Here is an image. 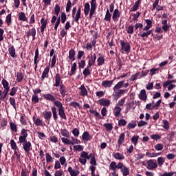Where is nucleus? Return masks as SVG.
<instances>
[{"mask_svg":"<svg viewBox=\"0 0 176 176\" xmlns=\"http://www.w3.org/2000/svg\"><path fill=\"white\" fill-rule=\"evenodd\" d=\"M8 53L12 58H16L17 57V55H16V48H14V46H9L8 47Z\"/></svg>","mask_w":176,"mask_h":176,"instance_id":"obj_18","label":"nucleus"},{"mask_svg":"<svg viewBox=\"0 0 176 176\" xmlns=\"http://www.w3.org/2000/svg\"><path fill=\"white\" fill-rule=\"evenodd\" d=\"M27 36H32V39L33 41H35V36L36 35V30L35 29V28H32L30 30H29L27 33H26Z\"/></svg>","mask_w":176,"mask_h":176,"instance_id":"obj_23","label":"nucleus"},{"mask_svg":"<svg viewBox=\"0 0 176 176\" xmlns=\"http://www.w3.org/2000/svg\"><path fill=\"white\" fill-rule=\"evenodd\" d=\"M56 58L57 56L56 54H54L51 60V68H54V67L56 65V62L57 61Z\"/></svg>","mask_w":176,"mask_h":176,"instance_id":"obj_58","label":"nucleus"},{"mask_svg":"<svg viewBox=\"0 0 176 176\" xmlns=\"http://www.w3.org/2000/svg\"><path fill=\"white\" fill-rule=\"evenodd\" d=\"M124 102H126V98H122L120 100H118L116 106L120 107H123V105H124Z\"/></svg>","mask_w":176,"mask_h":176,"instance_id":"obj_55","label":"nucleus"},{"mask_svg":"<svg viewBox=\"0 0 176 176\" xmlns=\"http://www.w3.org/2000/svg\"><path fill=\"white\" fill-rule=\"evenodd\" d=\"M32 102L33 104H38V102H39V98L38 97V95H32Z\"/></svg>","mask_w":176,"mask_h":176,"instance_id":"obj_59","label":"nucleus"},{"mask_svg":"<svg viewBox=\"0 0 176 176\" xmlns=\"http://www.w3.org/2000/svg\"><path fill=\"white\" fill-rule=\"evenodd\" d=\"M19 20L21 21H28V19L25 16V14L23 12L19 13Z\"/></svg>","mask_w":176,"mask_h":176,"instance_id":"obj_40","label":"nucleus"},{"mask_svg":"<svg viewBox=\"0 0 176 176\" xmlns=\"http://www.w3.org/2000/svg\"><path fill=\"white\" fill-rule=\"evenodd\" d=\"M113 85V80H106L102 82V87H104V89L112 87Z\"/></svg>","mask_w":176,"mask_h":176,"instance_id":"obj_16","label":"nucleus"},{"mask_svg":"<svg viewBox=\"0 0 176 176\" xmlns=\"http://www.w3.org/2000/svg\"><path fill=\"white\" fill-rule=\"evenodd\" d=\"M126 124H127V121L124 119H120L118 121V126H120V127L124 126Z\"/></svg>","mask_w":176,"mask_h":176,"instance_id":"obj_63","label":"nucleus"},{"mask_svg":"<svg viewBox=\"0 0 176 176\" xmlns=\"http://www.w3.org/2000/svg\"><path fill=\"white\" fill-rule=\"evenodd\" d=\"M60 133L63 137H65L66 138H69V132L65 128L61 129Z\"/></svg>","mask_w":176,"mask_h":176,"instance_id":"obj_41","label":"nucleus"},{"mask_svg":"<svg viewBox=\"0 0 176 176\" xmlns=\"http://www.w3.org/2000/svg\"><path fill=\"white\" fill-rule=\"evenodd\" d=\"M120 12L119 11V9H115L113 15H112V19L113 21H118L119 20V17H120Z\"/></svg>","mask_w":176,"mask_h":176,"instance_id":"obj_17","label":"nucleus"},{"mask_svg":"<svg viewBox=\"0 0 176 176\" xmlns=\"http://www.w3.org/2000/svg\"><path fill=\"white\" fill-rule=\"evenodd\" d=\"M79 90H80V96H82V97H86V96H87L89 93L87 91V89H86V87H85V85H82L79 87Z\"/></svg>","mask_w":176,"mask_h":176,"instance_id":"obj_28","label":"nucleus"},{"mask_svg":"<svg viewBox=\"0 0 176 176\" xmlns=\"http://www.w3.org/2000/svg\"><path fill=\"white\" fill-rule=\"evenodd\" d=\"M135 127H137V122L135 121H131L126 126V129L129 130H131V129H135Z\"/></svg>","mask_w":176,"mask_h":176,"instance_id":"obj_44","label":"nucleus"},{"mask_svg":"<svg viewBox=\"0 0 176 176\" xmlns=\"http://www.w3.org/2000/svg\"><path fill=\"white\" fill-rule=\"evenodd\" d=\"M28 131L23 129L21 131V135L19 138L18 144H22L23 149L25 153L28 155L30 154V151H32V144L30 141L27 140V137H28Z\"/></svg>","mask_w":176,"mask_h":176,"instance_id":"obj_1","label":"nucleus"},{"mask_svg":"<svg viewBox=\"0 0 176 176\" xmlns=\"http://www.w3.org/2000/svg\"><path fill=\"white\" fill-rule=\"evenodd\" d=\"M126 31L127 32V34H133V32H134V26L133 25H128L126 26Z\"/></svg>","mask_w":176,"mask_h":176,"instance_id":"obj_54","label":"nucleus"},{"mask_svg":"<svg viewBox=\"0 0 176 176\" xmlns=\"http://www.w3.org/2000/svg\"><path fill=\"white\" fill-rule=\"evenodd\" d=\"M9 101L10 105L13 107L14 109H16V99L14 98H10Z\"/></svg>","mask_w":176,"mask_h":176,"instance_id":"obj_62","label":"nucleus"},{"mask_svg":"<svg viewBox=\"0 0 176 176\" xmlns=\"http://www.w3.org/2000/svg\"><path fill=\"white\" fill-rule=\"evenodd\" d=\"M91 138L90 137V133H89V132L87 131H85L83 133H82V141H90V139Z\"/></svg>","mask_w":176,"mask_h":176,"instance_id":"obj_36","label":"nucleus"},{"mask_svg":"<svg viewBox=\"0 0 176 176\" xmlns=\"http://www.w3.org/2000/svg\"><path fill=\"white\" fill-rule=\"evenodd\" d=\"M146 156L147 157H157V156H160V153H149V151H146Z\"/></svg>","mask_w":176,"mask_h":176,"instance_id":"obj_38","label":"nucleus"},{"mask_svg":"<svg viewBox=\"0 0 176 176\" xmlns=\"http://www.w3.org/2000/svg\"><path fill=\"white\" fill-rule=\"evenodd\" d=\"M70 107H73V108H80V104L78 102H72L69 103Z\"/></svg>","mask_w":176,"mask_h":176,"instance_id":"obj_64","label":"nucleus"},{"mask_svg":"<svg viewBox=\"0 0 176 176\" xmlns=\"http://www.w3.org/2000/svg\"><path fill=\"white\" fill-rule=\"evenodd\" d=\"M43 97L44 100H47V101H51V102H53L54 106L60 102V100H56V97L52 95V94H43Z\"/></svg>","mask_w":176,"mask_h":176,"instance_id":"obj_10","label":"nucleus"},{"mask_svg":"<svg viewBox=\"0 0 176 176\" xmlns=\"http://www.w3.org/2000/svg\"><path fill=\"white\" fill-rule=\"evenodd\" d=\"M120 112H122V109L118 106H116L113 109L114 116L116 118H119L120 116Z\"/></svg>","mask_w":176,"mask_h":176,"instance_id":"obj_32","label":"nucleus"},{"mask_svg":"<svg viewBox=\"0 0 176 176\" xmlns=\"http://www.w3.org/2000/svg\"><path fill=\"white\" fill-rule=\"evenodd\" d=\"M10 127L12 131H15V133H17V125H16L14 123L10 122Z\"/></svg>","mask_w":176,"mask_h":176,"instance_id":"obj_60","label":"nucleus"},{"mask_svg":"<svg viewBox=\"0 0 176 176\" xmlns=\"http://www.w3.org/2000/svg\"><path fill=\"white\" fill-rule=\"evenodd\" d=\"M120 43L121 45V53H130L131 47L130 46V43L129 42L124 41V40H120Z\"/></svg>","mask_w":176,"mask_h":176,"instance_id":"obj_6","label":"nucleus"},{"mask_svg":"<svg viewBox=\"0 0 176 176\" xmlns=\"http://www.w3.org/2000/svg\"><path fill=\"white\" fill-rule=\"evenodd\" d=\"M41 32L43 34V32H45V28H46V25H47V20L45 19V18H42L41 19Z\"/></svg>","mask_w":176,"mask_h":176,"instance_id":"obj_25","label":"nucleus"},{"mask_svg":"<svg viewBox=\"0 0 176 176\" xmlns=\"http://www.w3.org/2000/svg\"><path fill=\"white\" fill-rule=\"evenodd\" d=\"M141 3V0H138L135 1V4L133 6L130 12H137L140 9V4Z\"/></svg>","mask_w":176,"mask_h":176,"instance_id":"obj_34","label":"nucleus"},{"mask_svg":"<svg viewBox=\"0 0 176 176\" xmlns=\"http://www.w3.org/2000/svg\"><path fill=\"white\" fill-rule=\"evenodd\" d=\"M1 85L4 89V91L9 93L10 87L9 82L6 79H3L1 81Z\"/></svg>","mask_w":176,"mask_h":176,"instance_id":"obj_26","label":"nucleus"},{"mask_svg":"<svg viewBox=\"0 0 176 176\" xmlns=\"http://www.w3.org/2000/svg\"><path fill=\"white\" fill-rule=\"evenodd\" d=\"M113 156L116 160H124V155L120 153H113Z\"/></svg>","mask_w":176,"mask_h":176,"instance_id":"obj_33","label":"nucleus"},{"mask_svg":"<svg viewBox=\"0 0 176 176\" xmlns=\"http://www.w3.org/2000/svg\"><path fill=\"white\" fill-rule=\"evenodd\" d=\"M57 108L58 115L60 119H63V120H67V116L65 115V108L64 107V105L63 104V102H61V101L51 107L54 120L56 121L57 120V119H58V116H57Z\"/></svg>","mask_w":176,"mask_h":176,"instance_id":"obj_2","label":"nucleus"},{"mask_svg":"<svg viewBox=\"0 0 176 176\" xmlns=\"http://www.w3.org/2000/svg\"><path fill=\"white\" fill-rule=\"evenodd\" d=\"M72 7V3L71 0H67V3L66 4V12L67 13H69L71 12V8Z\"/></svg>","mask_w":176,"mask_h":176,"instance_id":"obj_53","label":"nucleus"},{"mask_svg":"<svg viewBox=\"0 0 176 176\" xmlns=\"http://www.w3.org/2000/svg\"><path fill=\"white\" fill-rule=\"evenodd\" d=\"M98 67H101V65H104L105 63V58L101 54H99V56L97 58Z\"/></svg>","mask_w":176,"mask_h":176,"instance_id":"obj_27","label":"nucleus"},{"mask_svg":"<svg viewBox=\"0 0 176 176\" xmlns=\"http://www.w3.org/2000/svg\"><path fill=\"white\" fill-rule=\"evenodd\" d=\"M6 23L7 25H10L12 24V14H9L6 17Z\"/></svg>","mask_w":176,"mask_h":176,"instance_id":"obj_50","label":"nucleus"},{"mask_svg":"<svg viewBox=\"0 0 176 176\" xmlns=\"http://www.w3.org/2000/svg\"><path fill=\"white\" fill-rule=\"evenodd\" d=\"M96 9L97 1L96 0H91V8L89 3H85L84 5V14L85 16H88L89 12V19H92Z\"/></svg>","mask_w":176,"mask_h":176,"instance_id":"obj_3","label":"nucleus"},{"mask_svg":"<svg viewBox=\"0 0 176 176\" xmlns=\"http://www.w3.org/2000/svg\"><path fill=\"white\" fill-rule=\"evenodd\" d=\"M116 166L118 170H120L121 173H122L123 176L130 175V170L123 163L118 162L116 164Z\"/></svg>","mask_w":176,"mask_h":176,"instance_id":"obj_7","label":"nucleus"},{"mask_svg":"<svg viewBox=\"0 0 176 176\" xmlns=\"http://www.w3.org/2000/svg\"><path fill=\"white\" fill-rule=\"evenodd\" d=\"M82 74H83L85 78H87V76H89V75H90V74H91V67L87 65L84 69Z\"/></svg>","mask_w":176,"mask_h":176,"instance_id":"obj_30","label":"nucleus"},{"mask_svg":"<svg viewBox=\"0 0 176 176\" xmlns=\"http://www.w3.org/2000/svg\"><path fill=\"white\" fill-rule=\"evenodd\" d=\"M113 97L114 100H119L122 95L126 94L127 93V89H116L113 88Z\"/></svg>","mask_w":176,"mask_h":176,"instance_id":"obj_8","label":"nucleus"},{"mask_svg":"<svg viewBox=\"0 0 176 176\" xmlns=\"http://www.w3.org/2000/svg\"><path fill=\"white\" fill-rule=\"evenodd\" d=\"M74 149L76 152H83L84 147L83 146L78 144V145L74 146Z\"/></svg>","mask_w":176,"mask_h":176,"instance_id":"obj_51","label":"nucleus"},{"mask_svg":"<svg viewBox=\"0 0 176 176\" xmlns=\"http://www.w3.org/2000/svg\"><path fill=\"white\" fill-rule=\"evenodd\" d=\"M43 118L49 124L50 123V119H52V111L43 112Z\"/></svg>","mask_w":176,"mask_h":176,"instance_id":"obj_19","label":"nucleus"},{"mask_svg":"<svg viewBox=\"0 0 176 176\" xmlns=\"http://www.w3.org/2000/svg\"><path fill=\"white\" fill-rule=\"evenodd\" d=\"M96 155H94V153H89L86 151H82L80 153V158L78 160V162L82 164V166H86V163H87V160L89 159H93L95 158Z\"/></svg>","mask_w":176,"mask_h":176,"instance_id":"obj_4","label":"nucleus"},{"mask_svg":"<svg viewBox=\"0 0 176 176\" xmlns=\"http://www.w3.org/2000/svg\"><path fill=\"white\" fill-rule=\"evenodd\" d=\"M60 21L62 24H64L65 21H67V14H65V12H62L60 14Z\"/></svg>","mask_w":176,"mask_h":176,"instance_id":"obj_57","label":"nucleus"},{"mask_svg":"<svg viewBox=\"0 0 176 176\" xmlns=\"http://www.w3.org/2000/svg\"><path fill=\"white\" fill-rule=\"evenodd\" d=\"M80 17H81V10L80 8H78L76 14H74V16L73 17L74 21H75V23H77V24H79V19H80Z\"/></svg>","mask_w":176,"mask_h":176,"instance_id":"obj_24","label":"nucleus"},{"mask_svg":"<svg viewBox=\"0 0 176 176\" xmlns=\"http://www.w3.org/2000/svg\"><path fill=\"white\" fill-rule=\"evenodd\" d=\"M109 168L111 173H109L111 176H119L118 173V166H116V162L115 161H112L109 166Z\"/></svg>","mask_w":176,"mask_h":176,"instance_id":"obj_9","label":"nucleus"},{"mask_svg":"<svg viewBox=\"0 0 176 176\" xmlns=\"http://www.w3.org/2000/svg\"><path fill=\"white\" fill-rule=\"evenodd\" d=\"M139 98L142 101H146V98H148V97L146 96V91H145V89L141 90L139 94Z\"/></svg>","mask_w":176,"mask_h":176,"instance_id":"obj_31","label":"nucleus"},{"mask_svg":"<svg viewBox=\"0 0 176 176\" xmlns=\"http://www.w3.org/2000/svg\"><path fill=\"white\" fill-rule=\"evenodd\" d=\"M142 164L146 167L148 170H156V168H157V163L154 160H148L146 162H142Z\"/></svg>","mask_w":176,"mask_h":176,"instance_id":"obj_5","label":"nucleus"},{"mask_svg":"<svg viewBox=\"0 0 176 176\" xmlns=\"http://www.w3.org/2000/svg\"><path fill=\"white\" fill-rule=\"evenodd\" d=\"M58 91L62 97H65V96H68V89H67V87L63 83L59 85Z\"/></svg>","mask_w":176,"mask_h":176,"instance_id":"obj_11","label":"nucleus"},{"mask_svg":"<svg viewBox=\"0 0 176 176\" xmlns=\"http://www.w3.org/2000/svg\"><path fill=\"white\" fill-rule=\"evenodd\" d=\"M150 137L151 140H154L155 141H158V140L162 139V136L160 135L159 134H153V135H151Z\"/></svg>","mask_w":176,"mask_h":176,"instance_id":"obj_61","label":"nucleus"},{"mask_svg":"<svg viewBox=\"0 0 176 176\" xmlns=\"http://www.w3.org/2000/svg\"><path fill=\"white\" fill-rule=\"evenodd\" d=\"M61 141L63 142V144H65V145H74V142L67 138H62Z\"/></svg>","mask_w":176,"mask_h":176,"instance_id":"obj_47","label":"nucleus"},{"mask_svg":"<svg viewBox=\"0 0 176 176\" xmlns=\"http://www.w3.org/2000/svg\"><path fill=\"white\" fill-rule=\"evenodd\" d=\"M163 127L165 130H168L170 129V123L167 120H162Z\"/></svg>","mask_w":176,"mask_h":176,"instance_id":"obj_52","label":"nucleus"},{"mask_svg":"<svg viewBox=\"0 0 176 176\" xmlns=\"http://www.w3.org/2000/svg\"><path fill=\"white\" fill-rule=\"evenodd\" d=\"M23 79H24V74L21 72H18L16 74V82L20 83V82L23 81Z\"/></svg>","mask_w":176,"mask_h":176,"instance_id":"obj_43","label":"nucleus"},{"mask_svg":"<svg viewBox=\"0 0 176 176\" xmlns=\"http://www.w3.org/2000/svg\"><path fill=\"white\" fill-rule=\"evenodd\" d=\"M38 57H39V50L37 48L35 50V55H34V65H38V63H39V60H38Z\"/></svg>","mask_w":176,"mask_h":176,"instance_id":"obj_37","label":"nucleus"},{"mask_svg":"<svg viewBox=\"0 0 176 176\" xmlns=\"http://www.w3.org/2000/svg\"><path fill=\"white\" fill-rule=\"evenodd\" d=\"M32 119L35 126H41L42 127L45 126V124H43V122L42 121V120H41V118H36V117L33 116Z\"/></svg>","mask_w":176,"mask_h":176,"instance_id":"obj_22","label":"nucleus"},{"mask_svg":"<svg viewBox=\"0 0 176 176\" xmlns=\"http://www.w3.org/2000/svg\"><path fill=\"white\" fill-rule=\"evenodd\" d=\"M10 144L11 149H12L13 151H17V149H19V147L17 146V144H16V142L14 141V140H11Z\"/></svg>","mask_w":176,"mask_h":176,"instance_id":"obj_45","label":"nucleus"},{"mask_svg":"<svg viewBox=\"0 0 176 176\" xmlns=\"http://www.w3.org/2000/svg\"><path fill=\"white\" fill-rule=\"evenodd\" d=\"M124 85V81L122 80L118 82L113 89H116L117 90H122V87H123V85Z\"/></svg>","mask_w":176,"mask_h":176,"instance_id":"obj_42","label":"nucleus"},{"mask_svg":"<svg viewBox=\"0 0 176 176\" xmlns=\"http://www.w3.org/2000/svg\"><path fill=\"white\" fill-rule=\"evenodd\" d=\"M87 58H89L88 60V66L89 67H93L96 63V60L97 59V56H96V54H94L93 55H89L87 56Z\"/></svg>","mask_w":176,"mask_h":176,"instance_id":"obj_13","label":"nucleus"},{"mask_svg":"<svg viewBox=\"0 0 176 176\" xmlns=\"http://www.w3.org/2000/svg\"><path fill=\"white\" fill-rule=\"evenodd\" d=\"M50 72V67H46L41 74V81L43 82L45 79L49 78V72Z\"/></svg>","mask_w":176,"mask_h":176,"instance_id":"obj_14","label":"nucleus"},{"mask_svg":"<svg viewBox=\"0 0 176 176\" xmlns=\"http://www.w3.org/2000/svg\"><path fill=\"white\" fill-rule=\"evenodd\" d=\"M126 137V134L124 133H122L118 139V146L119 148L122 146L123 142H124V138Z\"/></svg>","mask_w":176,"mask_h":176,"instance_id":"obj_20","label":"nucleus"},{"mask_svg":"<svg viewBox=\"0 0 176 176\" xmlns=\"http://www.w3.org/2000/svg\"><path fill=\"white\" fill-rule=\"evenodd\" d=\"M143 31L144 32L142 33H139L138 35L139 36L142 38L143 41H145L146 38H148V36H149V35L152 34V30L148 29L147 30H143Z\"/></svg>","mask_w":176,"mask_h":176,"instance_id":"obj_15","label":"nucleus"},{"mask_svg":"<svg viewBox=\"0 0 176 176\" xmlns=\"http://www.w3.org/2000/svg\"><path fill=\"white\" fill-rule=\"evenodd\" d=\"M61 83H63V78H61L60 74H56L55 75V83L54 84V87H58L61 86Z\"/></svg>","mask_w":176,"mask_h":176,"instance_id":"obj_12","label":"nucleus"},{"mask_svg":"<svg viewBox=\"0 0 176 176\" xmlns=\"http://www.w3.org/2000/svg\"><path fill=\"white\" fill-rule=\"evenodd\" d=\"M157 164L159 167H162V166H163V164H164V158H163L162 157H159L157 160Z\"/></svg>","mask_w":176,"mask_h":176,"instance_id":"obj_56","label":"nucleus"},{"mask_svg":"<svg viewBox=\"0 0 176 176\" xmlns=\"http://www.w3.org/2000/svg\"><path fill=\"white\" fill-rule=\"evenodd\" d=\"M144 21L146 25L142 29V31H148V30H151V28H152V21H151V19H145Z\"/></svg>","mask_w":176,"mask_h":176,"instance_id":"obj_29","label":"nucleus"},{"mask_svg":"<svg viewBox=\"0 0 176 176\" xmlns=\"http://www.w3.org/2000/svg\"><path fill=\"white\" fill-rule=\"evenodd\" d=\"M103 126L105 127L107 131H112V129H113V126L111 123H104Z\"/></svg>","mask_w":176,"mask_h":176,"instance_id":"obj_49","label":"nucleus"},{"mask_svg":"<svg viewBox=\"0 0 176 176\" xmlns=\"http://www.w3.org/2000/svg\"><path fill=\"white\" fill-rule=\"evenodd\" d=\"M8 93V92H6V91H1L0 90V100H1V101H5V100H6Z\"/></svg>","mask_w":176,"mask_h":176,"instance_id":"obj_46","label":"nucleus"},{"mask_svg":"<svg viewBox=\"0 0 176 176\" xmlns=\"http://www.w3.org/2000/svg\"><path fill=\"white\" fill-rule=\"evenodd\" d=\"M111 19H112V14L109 12V10L107 8L104 16V21H108L109 23H111Z\"/></svg>","mask_w":176,"mask_h":176,"instance_id":"obj_35","label":"nucleus"},{"mask_svg":"<svg viewBox=\"0 0 176 176\" xmlns=\"http://www.w3.org/2000/svg\"><path fill=\"white\" fill-rule=\"evenodd\" d=\"M100 105L103 107H109L111 105V100H107L105 98H102L98 100Z\"/></svg>","mask_w":176,"mask_h":176,"instance_id":"obj_21","label":"nucleus"},{"mask_svg":"<svg viewBox=\"0 0 176 176\" xmlns=\"http://www.w3.org/2000/svg\"><path fill=\"white\" fill-rule=\"evenodd\" d=\"M138 140H140V136L138 135H134L131 138V142L135 145V146H137V144H138Z\"/></svg>","mask_w":176,"mask_h":176,"instance_id":"obj_48","label":"nucleus"},{"mask_svg":"<svg viewBox=\"0 0 176 176\" xmlns=\"http://www.w3.org/2000/svg\"><path fill=\"white\" fill-rule=\"evenodd\" d=\"M75 50L71 49L69 52V58L71 60V61H75Z\"/></svg>","mask_w":176,"mask_h":176,"instance_id":"obj_39","label":"nucleus"}]
</instances>
